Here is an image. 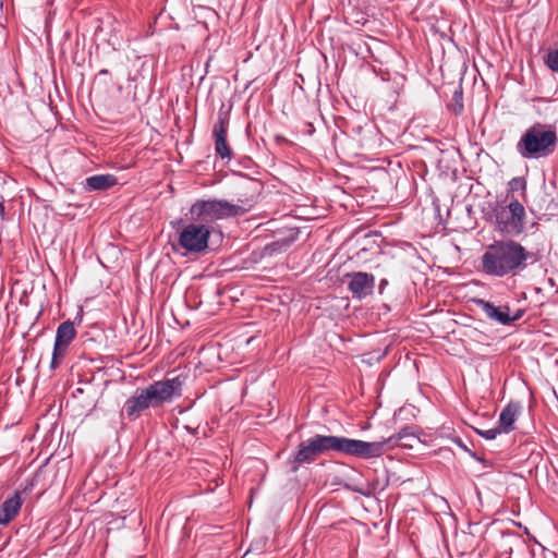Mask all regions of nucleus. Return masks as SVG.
<instances>
[{
	"mask_svg": "<svg viewBox=\"0 0 558 558\" xmlns=\"http://www.w3.org/2000/svg\"><path fill=\"white\" fill-rule=\"evenodd\" d=\"M242 190L244 193L240 194L235 204L223 199L196 201L190 208L191 219L209 226L216 220L243 216L256 204L259 183L246 181Z\"/></svg>",
	"mask_w": 558,
	"mask_h": 558,
	"instance_id": "1",
	"label": "nucleus"
},
{
	"mask_svg": "<svg viewBox=\"0 0 558 558\" xmlns=\"http://www.w3.org/2000/svg\"><path fill=\"white\" fill-rule=\"evenodd\" d=\"M533 258L534 254L514 240L495 241L482 256V270L494 277L514 276Z\"/></svg>",
	"mask_w": 558,
	"mask_h": 558,
	"instance_id": "2",
	"label": "nucleus"
},
{
	"mask_svg": "<svg viewBox=\"0 0 558 558\" xmlns=\"http://www.w3.org/2000/svg\"><path fill=\"white\" fill-rule=\"evenodd\" d=\"M372 447L364 440L351 439L341 436L315 435L298 446L294 453V463L298 465L313 462L318 456L333 451L347 456L364 459Z\"/></svg>",
	"mask_w": 558,
	"mask_h": 558,
	"instance_id": "3",
	"label": "nucleus"
},
{
	"mask_svg": "<svg viewBox=\"0 0 558 558\" xmlns=\"http://www.w3.org/2000/svg\"><path fill=\"white\" fill-rule=\"evenodd\" d=\"M556 133L544 124L529 128L517 144V150L525 159L546 156L556 145Z\"/></svg>",
	"mask_w": 558,
	"mask_h": 558,
	"instance_id": "4",
	"label": "nucleus"
},
{
	"mask_svg": "<svg viewBox=\"0 0 558 558\" xmlns=\"http://www.w3.org/2000/svg\"><path fill=\"white\" fill-rule=\"evenodd\" d=\"M495 229L504 234L517 236L525 229V208L517 199L512 198L508 204H498L494 210Z\"/></svg>",
	"mask_w": 558,
	"mask_h": 558,
	"instance_id": "5",
	"label": "nucleus"
},
{
	"mask_svg": "<svg viewBox=\"0 0 558 558\" xmlns=\"http://www.w3.org/2000/svg\"><path fill=\"white\" fill-rule=\"evenodd\" d=\"M211 233L210 226L193 221L182 228L178 234L174 250H183L185 254H199L207 250Z\"/></svg>",
	"mask_w": 558,
	"mask_h": 558,
	"instance_id": "6",
	"label": "nucleus"
},
{
	"mask_svg": "<svg viewBox=\"0 0 558 558\" xmlns=\"http://www.w3.org/2000/svg\"><path fill=\"white\" fill-rule=\"evenodd\" d=\"M183 379L181 376L157 380L141 389L150 408H160L182 395Z\"/></svg>",
	"mask_w": 558,
	"mask_h": 558,
	"instance_id": "7",
	"label": "nucleus"
},
{
	"mask_svg": "<svg viewBox=\"0 0 558 558\" xmlns=\"http://www.w3.org/2000/svg\"><path fill=\"white\" fill-rule=\"evenodd\" d=\"M420 442V438L411 430V427H403L397 434L383 438L378 441H365V445L372 447L369 453L364 459H372L383 456L386 451L401 446L404 448H414Z\"/></svg>",
	"mask_w": 558,
	"mask_h": 558,
	"instance_id": "8",
	"label": "nucleus"
},
{
	"mask_svg": "<svg viewBox=\"0 0 558 558\" xmlns=\"http://www.w3.org/2000/svg\"><path fill=\"white\" fill-rule=\"evenodd\" d=\"M76 336V330L72 322L66 320L59 325L56 333L53 352L50 367L56 369L62 362L68 347Z\"/></svg>",
	"mask_w": 558,
	"mask_h": 558,
	"instance_id": "9",
	"label": "nucleus"
},
{
	"mask_svg": "<svg viewBox=\"0 0 558 558\" xmlns=\"http://www.w3.org/2000/svg\"><path fill=\"white\" fill-rule=\"evenodd\" d=\"M347 277L350 279L348 289L355 299H364L373 293L375 286V277L367 272H351Z\"/></svg>",
	"mask_w": 558,
	"mask_h": 558,
	"instance_id": "10",
	"label": "nucleus"
},
{
	"mask_svg": "<svg viewBox=\"0 0 558 558\" xmlns=\"http://www.w3.org/2000/svg\"><path fill=\"white\" fill-rule=\"evenodd\" d=\"M228 124L229 120L227 114L220 112L213 129L215 151L222 159H230L232 157V150L227 142Z\"/></svg>",
	"mask_w": 558,
	"mask_h": 558,
	"instance_id": "11",
	"label": "nucleus"
},
{
	"mask_svg": "<svg viewBox=\"0 0 558 558\" xmlns=\"http://www.w3.org/2000/svg\"><path fill=\"white\" fill-rule=\"evenodd\" d=\"M477 304L489 319L502 325H509L512 322L520 319L522 316L521 311H518L514 315L511 316L508 306H495L494 304L484 300H478Z\"/></svg>",
	"mask_w": 558,
	"mask_h": 558,
	"instance_id": "12",
	"label": "nucleus"
},
{
	"mask_svg": "<svg viewBox=\"0 0 558 558\" xmlns=\"http://www.w3.org/2000/svg\"><path fill=\"white\" fill-rule=\"evenodd\" d=\"M145 396L143 395L141 389H137L124 403L123 412L126 414L128 418L133 421L136 420L142 412L149 409Z\"/></svg>",
	"mask_w": 558,
	"mask_h": 558,
	"instance_id": "13",
	"label": "nucleus"
},
{
	"mask_svg": "<svg viewBox=\"0 0 558 558\" xmlns=\"http://www.w3.org/2000/svg\"><path fill=\"white\" fill-rule=\"evenodd\" d=\"M520 409L521 407L517 402H510L502 409L498 420V427L502 433L508 434L513 430Z\"/></svg>",
	"mask_w": 558,
	"mask_h": 558,
	"instance_id": "14",
	"label": "nucleus"
},
{
	"mask_svg": "<svg viewBox=\"0 0 558 558\" xmlns=\"http://www.w3.org/2000/svg\"><path fill=\"white\" fill-rule=\"evenodd\" d=\"M22 507L20 493H15L8 498L0 507V524H8L19 512Z\"/></svg>",
	"mask_w": 558,
	"mask_h": 558,
	"instance_id": "15",
	"label": "nucleus"
},
{
	"mask_svg": "<svg viewBox=\"0 0 558 558\" xmlns=\"http://www.w3.org/2000/svg\"><path fill=\"white\" fill-rule=\"evenodd\" d=\"M118 183V180L112 174H96L88 177L85 180L86 191H106Z\"/></svg>",
	"mask_w": 558,
	"mask_h": 558,
	"instance_id": "16",
	"label": "nucleus"
},
{
	"mask_svg": "<svg viewBox=\"0 0 558 558\" xmlns=\"http://www.w3.org/2000/svg\"><path fill=\"white\" fill-rule=\"evenodd\" d=\"M544 63L553 71L558 72V47L546 53Z\"/></svg>",
	"mask_w": 558,
	"mask_h": 558,
	"instance_id": "17",
	"label": "nucleus"
},
{
	"mask_svg": "<svg viewBox=\"0 0 558 558\" xmlns=\"http://www.w3.org/2000/svg\"><path fill=\"white\" fill-rule=\"evenodd\" d=\"M291 244V240H278L275 241L266 246V250L269 252V254L279 253L281 251L287 250Z\"/></svg>",
	"mask_w": 558,
	"mask_h": 558,
	"instance_id": "18",
	"label": "nucleus"
},
{
	"mask_svg": "<svg viewBox=\"0 0 558 558\" xmlns=\"http://www.w3.org/2000/svg\"><path fill=\"white\" fill-rule=\"evenodd\" d=\"M509 190L511 192L515 191H522L524 192L526 190V181L522 177H515L509 181Z\"/></svg>",
	"mask_w": 558,
	"mask_h": 558,
	"instance_id": "19",
	"label": "nucleus"
},
{
	"mask_svg": "<svg viewBox=\"0 0 558 558\" xmlns=\"http://www.w3.org/2000/svg\"><path fill=\"white\" fill-rule=\"evenodd\" d=\"M453 100L456 101V105L454 106H450V109L452 110V112H454L456 114H459L462 112V109H463V104H462V92L461 90H456L453 93Z\"/></svg>",
	"mask_w": 558,
	"mask_h": 558,
	"instance_id": "20",
	"label": "nucleus"
},
{
	"mask_svg": "<svg viewBox=\"0 0 558 558\" xmlns=\"http://www.w3.org/2000/svg\"><path fill=\"white\" fill-rule=\"evenodd\" d=\"M477 433L484 437L485 439L487 440H493L497 437V435L501 434L502 432L500 430V428L497 426L495 428H489V429H485V430H477Z\"/></svg>",
	"mask_w": 558,
	"mask_h": 558,
	"instance_id": "21",
	"label": "nucleus"
},
{
	"mask_svg": "<svg viewBox=\"0 0 558 558\" xmlns=\"http://www.w3.org/2000/svg\"><path fill=\"white\" fill-rule=\"evenodd\" d=\"M387 283L388 281L386 279H383L379 283V290L381 291Z\"/></svg>",
	"mask_w": 558,
	"mask_h": 558,
	"instance_id": "22",
	"label": "nucleus"
},
{
	"mask_svg": "<svg viewBox=\"0 0 558 558\" xmlns=\"http://www.w3.org/2000/svg\"><path fill=\"white\" fill-rule=\"evenodd\" d=\"M99 73H100V74H107V73H108V70H101Z\"/></svg>",
	"mask_w": 558,
	"mask_h": 558,
	"instance_id": "23",
	"label": "nucleus"
}]
</instances>
